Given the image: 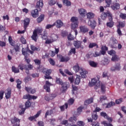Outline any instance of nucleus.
<instances>
[{
  "instance_id": "f257e3e1",
  "label": "nucleus",
  "mask_w": 126,
  "mask_h": 126,
  "mask_svg": "<svg viewBox=\"0 0 126 126\" xmlns=\"http://www.w3.org/2000/svg\"><path fill=\"white\" fill-rule=\"evenodd\" d=\"M43 0H39L36 2V5L35 6L36 9L32 10L31 12V15L33 18H36L39 16V11H41V8L43 7Z\"/></svg>"
},
{
  "instance_id": "f03ea898",
  "label": "nucleus",
  "mask_w": 126,
  "mask_h": 126,
  "mask_svg": "<svg viewBox=\"0 0 126 126\" xmlns=\"http://www.w3.org/2000/svg\"><path fill=\"white\" fill-rule=\"evenodd\" d=\"M73 69L74 70L76 73L79 72L82 78H86V77H87L86 74H88V71H86L82 68H80L78 63H77L76 65H74L73 66Z\"/></svg>"
},
{
  "instance_id": "7ed1b4c3",
  "label": "nucleus",
  "mask_w": 126,
  "mask_h": 126,
  "mask_svg": "<svg viewBox=\"0 0 126 126\" xmlns=\"http://www.w3.org/2000/svg\"><path fill=\"white\" fill-rule=\"evenodd\" d=\"M100 17L102 20H105L108 17L109 21H112L113 20V14L110 11L107 10L106 12H102Z\"/></svg>"
},
{
  "instance_id": "20e7f679",
  "label": "nucleus",
  "mask_w": 126,
  "mask_h": 126,
  "mask_svg": "<svg viewBox=\"0 0 126 126\" xmlns=\"http://www.w3.org/2000/svg\"><path fill=\"white\" fill-rule=\"evenodd\" d=\"M43 32V29L42 28H37L34 30L33 32L32 35L31 36V38L34 42H37V37H38V34H42Z\"/></svg>"
},
{
  "instance_id": "39448f33",
  "label": "nucleus",
  "mask_w": 126,
  "mask_h": 126,
  "mask_svg": "<svg viewBox=\"0 0 126 126\" xmlns=\"http://www.w3.org/2000/svg\"><path fill=\"white\" fill-rule=\"evenodd\" d=\"M10 122L12 126H20V119L14 117L10 119Z\"/></svg>"
},
{
  "instance_id": "423d86ee",
  "label": "nucleus",
  "mask_w": 126,
  "mask_h": 126,
  "mask_svg": "<svg viewBox=\"0 0 126 126\" xmlns=\"http://www.w3.org/2000/svg\"><path fill=\"white\" fill-rule=\"evenodd\" d=\"M57 57L60 59L61 63H67L70 60V57L67 56L64 57L61 54H58Z\"/></svg>"
},
{
  "instance_id": "0eeeda50",
  "label": "nucleus",
  "mask_w": 126,
  "mask_h": 126,
  "mask_svg": "<svg viewBox=\"0 0 126 126\" xmlns=\"http://www.w3.org/2000/svg\"><path fill=\"white\" fill-rule=\"evenodd\" d=\"M57 97V94H46L45 97L44 99L46 101H50V100H53V99H55Z\"/></svg>"
},
{
  "instance_id": "6e6552de",
  "label": "nucleus",
  "mask_w": 126,
  "mask_h": 126,
  "mask_svg": "<svg viewBox=\"0 0 126 126\" xmlns=\"http://www.w3.org/2000/svg\"><path fill=\"white\" fill-rule=\"evenodd\" d=\"M80 32L82 34H85L86 33H88L89 31V29L86 26H81L79 27Z\"/></svg>"
},
{
  "instance_id": "1a4fd4ad",
  "label": "nucleus",
  "mask_w": 126,
  "mask_h": 126,
  "mask_svg": "<svg viewBox=\"0 0 126 126\" xmlns=\"http://www.w3.org/2000/svg\"><path fill=\"white\" fill-rule=\"evenodd\" d=\"M121 63H117L115 64V66H112L111 67L110 70L111 71H116V70H117V71H120L121 70Z\"/></svg>"
},
{
  "instance_id": "9d476101",
  "label": "nucleus",
  "mask_w": 126,
  "mask_h": 126,
  "mask_svg": "<svg viewBox=\"0 0 126 126\" xmlns=\"http://www.w3.org/2000/svg\"><path fill=\"white\" fill-rule=\"evenodd\" d=\"M81 44H82V42L78 40L74 41L73 42V45L75 48L77 49L80 48H81L82 49H83V46H82V45H81Z\"/></svg>"
},
{
  "instance_id": "9b49d317",
  "label": "nucleus",
  "mask_w": 126,
  "mask_h": 126,
  "mask_svg": "<svg viewBox=\"0 0 126 126\" xmlns=\"http://www.w3.org/2000/svg\"><path fill=\"white\" fill-rule=\"evenodd\" d=\"M51 85H52V84L49 81H46L45 85L44 86L43 88L45 89L46 92H51V89H50Z\"/></svg>"
},
{
  "instance_id": "f8f14e48",
  "label": "nucleus",
  "mask_w": 126,
  "mask_h": 126,
  "mask_svg": "<svg viewBox=\"0 0 126 126\" xmlns=\"http://www.w3.org/2000/svg\"><path fill=\"white\" fill-rule=\"evenodd\" d=\"M23 99H28V100H32V99H33V100H36V99H37V96L35 95H31L29 94H27L23 96Z\"/></svg>"
},
{
  "instance_id": "ddd939ff",
  "label": "nucleus",
  "mask_w": 126,
  "mask_h": 126,
  "mask_svg": "<svg viewBox=\"0 0 126 126\" xmlns=\"http://www.w3.org/2000/svg\"><path fill=\"white\" fill-rule=\"evenodd\" d=\"M41 111L40 110L37 112V113L33 116H31L29 117V120L31 121V122H32V121H34V120L37 119V118H39L40 116V115H41Z\"/></svg>"
},
{
  "instance_id": "4468645a",
  "label": "nucleus",
  "mask_w": 126,
  "mask_h": 126,
  "mask_svg": "<svg viewBox=\"0 0 126 126\" xmlns=\"http://www.w3.org/2000/svg\"><path fill=\"white\" fill-rule=\"evenodd\" d=\"M24 22V29L25 30L27 29V27L29 26V24H30V19L27 18L25 19L23 21Z\"/></svg>"
},
{
  "instance_id": "2eb2a0df",
  "label": "nucleus",
  "mask_w": 126,
  "mask_h": 126,
  "mask_svg": "<svg viewBox=\"0 0 126 126\" xmlns=\"http://www.w3.org/2000/svg\"><path fill=\"white\" fill-rule=\"evenodd\" d=\"M79 23H72L71 24V29L72 30H74V32L75 33V35H77V30H76V28L78 27V25Z\"/></svg>"
},
{
  "instance_id": "dca6fc26",
  "label": "nucleus",
  "mask_w": 126,
  "mask_h": 126,
  "mask_svg": "<svg viewBox=\"0 0 126 126\" xmlns=\"http://www.w3.org/2000/svg\"><path fill=\"white\" fill-rule=\"evenodd\" d=\"M61 91L63 93L64 92H65L66 90H67V88H68V85L67 84V83L64 82L63 84L61 85Z\"/></svg>"
},
{
  "instance_id": "f3484780",
  "label": "nucleus",
  "mask_w": 126,
  "mask_h": 126,
  "mask_svg": "<svg viewBox=\"0 0 126 126\" xmlns=\"http://www.w3.org/2000/svg\"><path fill=\"white\" fill-rule=\"evenodd\" d=\"M88 24L92 29H95V27H96V21L95 20L91 21L89 20Z\"/></svg>"
},
{
  "instance_id": "a211bd4d",
  "label": "nucleus",
  "mask_w": 126,
  "mask_h": 126,
  "mask_svg": "<svg viewBox=\"0 0 126 126\" xmlns=\"http://www.w3.org/2000/svg\"><path fill=\"white\" fill-rule=\"evenodd\" d=\"M25 89L28 93H31V94H34V93H36V90L34 89H33L30 87H25Z\"/></svg>"
},
{
  "instance_id": "6ab92c4d",
  "label": "nucleus",
  "mask_w": 126,
  "mask_h": 126,
  "mask_svg": "<svg viewBox=\"0 0 126 126\" xmlns=\"http://www.w3.org/2000/svg\"><path fill=\"white\" fill-rule=\"evenodd\" d=\"M55 23L57 28H61L63 26V23L61 20H57Z\"/></svg>"
},
{
  "instance_id": "aec40b11",
  "label": "nucleus",
  "mask_w": 126,
  "mask_h": 126,
  "mask_svg": "<svg viewBox=\"0 0 126 126\" xmlns=\"http://www.w3.org/2000/svg\"><path fill=\"white\" fill-rule=\"evenodd\" d=\"M22 55L25 56V59H27V58H28V56H29V54H28V48H22Z\"/></svg>"
},
{
  "instance_id": "412c9836",
  "label": "nucleus",
  "mask_w": 126,
  "mask_h": 126,
  "mask_svg": "<svg viewBox=\"0 0 126 126\" xmlns=\"http://www.w3.org/2000/svg\"><path fill=\"white\" fill-rule=\"evenodd\" d=\"M79 13L82 17H84L86 15V13H87V12H86V10L81 8L78 9Z\"/></svg>"
},
{
  "instance_id": "4be33fe9",
  "label": "nucleus",
  "mask_w": 126,
  "mask_h": 126,
  "mask_svg": "<svg viewBox=\"0 0 126 126\" xmlns=\"http://www.w3.org/2000/svg\"><path fill=\"white\" fill-rule=\"evenodd\" d=\"M111 7L113 10H118V9H120V4L116 2L113 3Z\"/></svg>"
},
{
  "instance_id": "5701e85b",
  "label": "nucleus",
  "mask_w": 126,
  "mask_h": 126,
  "mask_svg": "<svg viewBox=\"0 0 126 126\" xmlns=\"http://www.w3.org/2000/svg\"><path fill=\"white\" fill-rule=\"evenodd\" d=\"M11 97V89L8 88L7 89V92L5 93V98L6 99H9Z\"/></svg>"
},
{
  "instance_id": "b1692460",
  "label": "nucleus",
  "mask_w": 126,
  "mask_h": 126,
  "mask_svg": "<svg viewBox=\"0 0 126 126\" xmlns=\"http://www.w3.org/2000/svg\"><path fill=\"white\" fill-rule=\"evenodd\" d=\"M45 19V15L44 14L40 15L36 19L37 23H41Z\"/></svg>"
},
{
  "instance_id": "393cba45",
  "label": "nucleus",
  "mask_w": 126,
  "mask_h": 126,
  "mask_svg": "<svg viewBox=\"0 0 126 126\" xmlns=\"http://www.w3.org/2000/svg\"><path fill=\"white\" fill-rule=\"evenodd\" d=\"M87 18L90 20V19H93L94 18V16H95V14L93 13L89 12L87 14Z\"/></svg>"
},
{
  "instance_id": "a878e982",
  "label": "nucleus",
  "mask_w": 126,
  "mask_h": 126,
  "mask_svg": "<svg viewBox=\"0 0 126 126\" xmlns=\"http://www.w3.org/2000/svg\"><path fill=\"white\" fill-rule=\"evenodd\" d=\"M8 41L11 45V46H12V47H14L15 46V42L12 39V37H11V36H9L8 37Z\"/></svg>"
},
{
  "instance_id": "bb28decb",
  "label": "nucleus",
  "mask_w": 126,
  "mask_h": 126,
  "mask_svg": "<svg viewBox=\"0 0 126 126\" xmlns=\"http://www.w3.org/2000/svg\"><path fill=\"white\" fill-rule=\"evenodd\" d=\"M93 101H94L93 97H91L85 101V105L87 106L89 105V104H91V103H93Z\"/></svg>"
},
{
  "instance_id": "cd10ccee",
  "label": "nucleus",
  "mask_w": 126,
  "mask_h": 126,
  "mask_svg": "<svg viewBox=\"0 0 126 126\" xmlns=\"http://www.w3.org/2000/svg\"><path fill=\"white\" fill-rule=\"evenodd\" d=\"M70 21L72 23H79L78 18H77V17H72Z\"/></svg>"
},
{
  "instance_id": "c85d7f7f",
  "label": "nucleus",
  "mask_w": 126,
  "mask_h": 126,
  "mask_svg": "<svg viewBox=\"0 0 126 126\" xmlns=\"http://www.w3.org/2000/svg\"><path fill=\"white\" fill-rule=\"evenodd\" d=\"M89 64L90 66H92V67H97V65L98 64V63L92 61L89 62Z\"/></svg>"
},
{
  "instance_id": "c756f323",
  "label": "nucleus",
  "mask_w": 126,
  "mask_h": 126,
  "mask_svg": "<svg viewBox=\"0 0 126 126\" xmlns=\"http://www.w3.org/2000/svg\"><path fill=\"white\" fill-rule=\"evenodd\" d=\"M64 108L65 109H67V108H68V104L67 103H65L64 105L60 106V108L62 112H63V111H64Z\"/></svg>"
},
{
  "instance_id": "7c9ffc66",
  "label": "nucleus",
  "mask_w": 126,
  "mask_h": 126,
  "mask_svg": "<svg viewBox=\"0 0 126 126\" xmlns=\"http://www.w3.org/2000/svg\"><path fill=\"white\" fill-rule=\"evenodd\" d=\"M94 47H96V49H98L99 48V46H98V44L96 43H90L89 45V48L90 49H92L94 48Z\"/></svg>"
},
{
  "instance_id": "2f4dec72",
  "label": "nucleus",
  "mask_w": 126,
  "mask_h": 126,
  "mask_svg": "<svg viewBox=\"0 0 126 126\" xmlns=\"http://www.w3.org/2000/svg\"><path fill=\"white\" fill-rule=\"evenodd\" d=\"M16 82L17 83L16 87L17 89H18L19 90H20V89H21V84L22 83V82L19 80V79H18L16 80Z\"/></svg>"
},
{
  "instance_id": "473e14b6",
  "label": "nucleus",
  "mask_w": 126,
  "mask_h": 126,
  "mask_svg": "<svg viewBox=\"0 0 126 126\" xmlns=\"http://www.w3.org/2000/svg\"><path fill=\"white\" fill-rule=\"evenodd\" d=\"M63 2L64 5H66V6H70L71 5V2L68 0H63Z\"/></svg>"
},
{
  "instance_id": "72a5a7b5",
  "label": "nucleus",
  "mask_w": 126,
  "mask_h": 126,
  "mask_svg": "<svg viewBox=\"0 0 126 126\" xmlns=\"http://www.w3.org/2000/svg\"><path fill=\"white\" fill-rule=\"evenodd\" d=\"M114 25L115 22L113 21V20L112 21H109V22H107L106 23V26H107V27H109V28H112V27H113Z\"/></svg>"
},
{
  "instance_id": "f704fd0d",
  "label": "nucleus",
  "mask_w": 126,
  "mask_h": 126,
  "mask_svg": "<svg viewBox=\"0 0 126 126\" xmlns=\"http://www.w3.org/2000/svg\"><path fill=\"white\" fill-rule=\"evenodd\" d=\"M12 72H14L15 73H19L20 71L19 70V68H16L15 66H12Z\"/></svg>"
},
{
  "instance_id": "c9c22d12",
  "label": "nucleus",
  "mask_w": 126,
  "mask_h": 126,
  "mask_svg": "<svg viewBox=\"0 0 126 126\" xmlns=\"http://www.w3.org/2000/svg\"><path fill=\"white\" fill-rule=\"evenodd\" d=\"M96 83H97V79L95 78H93L91 80V82H90V86L91 87H92V86H94V85H96Z\"/></svg>"
},
{
  "instance_id": "e433bc0d",
  "label": "nucleus",
  "mask_w": 126,
  "mask_h": 126,
  "mask_svg": "<svg viewBox=\"0 0 126 126\" xmlns=\"http://www.w3.org/2000/svg\"><path fill=\"white\" fill-rule=\"evenodd\" d=\"M111 61L112 62H119L120 61V58L117 55H114L112 57Z\"/></svg>"
},
{
  "instance_id": "4c0bfd02",
  "label": "nucleus",
  "mask_w": 126,
  "mask_h": 126,
  "mask_svg": "<svg viewBox=\"0 0 126 126\" xmlns=\"http://www.w3.org/2000/svg\"><path fill=\"white\" fill-rule=\"evenodd\" d=\"M118 28H124L126 26V22H119V25H118Z\"/></svg>"
},
{
  "instance_id": "58836bf2",
  "label": "nucleus",
  "mask_w": 126,
  "mask_h": 126,
  "mask_svg": "<svg viewBox=\"0 0 126 126\" xmlns=\"http://www.w3.org/2000/svg\"><path fill=\"white\" fill-rule=\"evenodd\" d=\"M56 83H57V84H59V85H62L63 83L62 79L59 78H56Z\"/></svg>"
},
{
  "instance_id": "ea45409f",
  "label": "nucleus",
  "mask_w": 126,
  "mask_h": 126,
  "mask_svg": "<svg viewBox=\"0 0 126 126\" xmlns=\"http://www.w3.org/2000/svg\"><path fill=\"white\" fill-rule=\"evenodd\" d=\"M81 77H80V76L77 75V77L76 78V79H75V84L76 85H78V84H79V83H80V78Z\"/></svg>"
},
{
  "instance_id": "a19ab883",
  "label": "nucleus",
  "mask_w": 126,
  "mask_h": 126,
  "mask_svg": "<svg viewBox=\"0 0 126 126\" xmlns=\"http://www.w3.org/2000/svg\"><path fill=\"white\" fill-rule=\"evenodd\" d=\"M18 67L20 70H23L24 69H26V65L21 63L19 64Z\"/></svg>"
},
{
  "instance_id": "79ce46f5",
  "label": "nucleus",
  "mask_w": 126,
  "mask_h": 126,
  "mask_svg": "<svg viewBox=\"0 0 126 126\" xmlns=\"http://www.w3.org/2000/svg\"><path fill=\"white\" fill-rule=\"evenodd\" d=\"M100 89L101 93H102V94H104V93L106 92V86H105V85L104 84H101L100 85Z\"/></svg>"
},
{
  "instance_id": "37998d69",
  "label": "nucleus",
  "mask_w": 126,
  "mask_h": 126,
  "mask_svg": "<svg viewBox=\"0 0 126 126\" xmlns=\"http://www.w3.org/2000/svg\"><path fill=\"white\" fill-rule=\"evenodd\" d=\"M30 100H28L25 103V107L26 109H29L30 107H31V102L30 101Z\"/></svg>"
},
{
  "instance_id": "c03bdc74",
  "label": "nucleus",
  "mask_w": 126,
  "mask_h": 126,
  "mask_svg": "<svg viewBox=\"0 0 126 126\" xmlns=\"http://www.w3.org/2000/svg\"><path fill=\"white\" fill-rule=\"evenodd\" d=\"M92 118L93 120H94V121H96L97 119H98V115H97V113L94 112L93 111V113L92 114Z\"/></svg>"
},
{
  "instance_id": "a18cd8bd",
  "label": "nucleus",
  "mask_w": 126,
  "mask_h": 126,
  "mask_svg": "<svg viewBox=\"0 0 126 126\" xmlns=\"http://www.w3.org/2000/svg\"><path fill=\"white\" fill-rule=\"evenodd\" d=\"M32 69H33V65L31 64L26 65V70H31Z\"/></svg>"
},
{
  "instance_id": "49530a36",
  "label": "nucleus",
  "mask_w": 126,
  "mask_h": 126,
  "mask_svg": "<svg viewBox=\"0 0 126 126\" xmlns=\"http://www.w3.org/2000/svg\"><path fill=\"white\" fill-rule=\"evenodd\" d=\"M31 49L32 51H33V52H35V51H40V49L39 48H37L36 46H34L33 45H31Z\"/></svg>"
},
{
  "instance_id": "de8ad7c7",
  "label": "nucleus",
  "mask_w": 126,
  "mask_h": 126,
  "mask_svg": "<svg viewBox=\"0 0 126 126\" xmlns=\"http://www.w3.org/2000/svg\"><path fill=\"white\" fill-rule=\"evenodd\" d=\"M84 107L80 106L77 109V115H79L81 114V112H82V110L84 109Z\"/></svg>"
},
{
  "instance_id": "09e8293b",
  "label": "nucleus",
  "mask_w": 126,
  "mask_h": 126,
  "mask_svg": "<svg viewBox=\"0 0 126 126\" xmlns=\"http://www.w3.org/2000/svg\"><path fill=\"white\" fill-rule=\"evenodd\" d=\"M115 103L114 101H111L107 104L106 108H111V107H113V106H115Z\"/></svg>"
},
{
  "instance_id": "8fccbe9b",
  "label": "nucleus",
  "mask_w": 126,
  "mask_h": 126,
  "mask_svg": "<svg viewBox=\"0 0 126 126\" xmlns=\"http://www.w3.org/2000/svg\"><path fill=\"white\" fill-rule=\"evenodd\" d=\"M48 3L49 5H51V6L53 5H55L57 3V1L55 0H49L48 1Z\"/></svg>"
},
{
  "instance_id": "3c124183",
  "label": "nucleus",
  "mask_w": 126,
  "mask_h": 126,
  "mask_svg": "<svg viewBox=\"0 0 126 126\" xmlns=\"http://www.w3.org/2000/svg\"><path fill=\"white\" fill-rule=\"evenodd\" d=\"M54 26H56V23H53V24L51 25V24H48L46 27L45 28L46 29H50L51 28H53Z\"/></svg>"
},
{
  "instance_id": "603ef678",
  "label": "nucleus",
  "mask_w": 126,
  "mask_h": 126,
  "mask_svg": "<svg viewBox=\"0 0 126 126\" xmlns=\"http://www.w3.org/2000/svg\"><path fill=\"white\" fill-rule=\"evenodd\" d=\"M120 18L123 20H125V19H126V14L124 13H120Z\"/></svg>"
},
{
  "instance_id": "864d4df0",
  "label": "nucleus",
  "mask_w": 126,
  "mask_h": 126,
  "mask_svg": "<svg viewBox=\"0 0 126 126\" xmlns=\"http://www.w3.org/2000/svg\"><path fill=\"white\" fill-rule=\"evenodd\" d=\"M54 41H55V39L54 38H52L51 39L48 38L45 41V44H52V43H53Z\"/></svg>"
},
{
  "instance_id": "5fc2aeb1",
  "label": "nucleus",
  "mask_w": 126,
  "mask_h": 126,
  "mask_svg": "<svg viewBox=\"0 0 126 126\" xmlns=\"http://www.w3.org/2000/svg\"><path fill=\"white\" fill-rule=\"evenodd\" d=\"M67 39L69 41H72L74 40V36L71 34V33H69L67 36Z\"/></svg>"
},
{
  "instance_id": "6e6d98bb",
  "label": "nucleus",
  "mask_w": 126,
  "mask_h": 126,
  "mask_svg": "<svg viewBox=\"0 0 126 126\" xmlns=\"http://www.w3.org/2000/svg\"><path fill=\"white\" fill-rule=\"evenodd\" d=\"M78 90V88L76 86H73L72 87V94H75V92H77V91Z\"/></svg>"
},
{
  "instance_id": "4d7b16f0",
  "label": "nucleus",
  "mask_w": 126,
  "mask_h": 126,
  "mask_svg": "<svg viewBox=\"0 0 126 126\" xmlns=\"http://www.w3.org/2000/svg\"><path fill=\"white\" fill-rule=\"evenodd\" d=\"M69 122H76L77 118L75 116L71 117L69 119Z\"/></svg>"
},
{
  "instance_id": "13d9d810",
  "label": "nucleus",
  "mask_w": 126,
  "mask_h": 126,
  "mask_svg": "<svg viewBox=\"0 0 126 126\" xmlns=\"http://www.w3.org/2000/svg\"><path fill=\"white\" fill-rule=\"evenodd\" d=\"M33 62L37 65H40L41 64V60L39 59L34 60Z\"/></svg>"
},
{
  "instance_id": "bf43d9fd",
  "label": "nucleus",
  "mask_w": 126,
  "mask_h": 126,
  "mask_svg": "<svg viewBox=\"0 0 126 126\" xmlns=\"http://www.w3.org/2000/svg\"><path fill=\"white\" fill-rule=\"evenodd\" d=\"M69 54H73L74 55H75V54H76V50L75 49V48L71 49L69 51Z\"/></svg>"
},
{
  "instance_id": "052dcab7",
  "label": "nucleus",
  "mask_w": 126,
  "mask_h": 126,
  "mask_svg": "<svg viewBox=\"0 0 126 126\" xmlns=\"http://www.w3.org/2000/svg\"><path fill=\"white\" fill-rule=\"evenodd\" d=\"M87 59H88V60H89V59H93L94 55L93 53H91V54H88L86 55V56Z\"/></svg>"
},
{
  "instance_id": "680f3d73",
  "label": "nucleus",
  "mask_w": 126,
  "mask_h": 126,
  "mask_svg": "<svg viewBox=\"0 0 126 126\" xmlns=\"http://www.w3.org/2000/svg\"><path fill=\"white\" fill-rule=\"evenodd\" d=\"M73 103H74V99H72V98H70L68 100V104L69 105H71L73 104Z\"/></svg>"
},
{
  "instance_id": "e2e57ef3",
  "label": "nucleus",
  "mask_w": 126,
  "mask_h": 126,
  "mask_svg": "<svg viewBox=\"0 0 126 126\" xmlns=\"http://www.w3.org/2000/svg\"><path fill=\"white\" fill-rule=\"evenodd\" d=\"M108 54L110 56H112V55H116V51L115 50H111L108 51Z\"/></svg>"
},
{
  "instance_id": "0e129e2a",
  "label": "nucleus",
  "mask_w": 126,
  "mask_h": 126,
  "mask_svg": "<svg viewBox=\"0 0 126 126\" xmlns=\"http://www.w3.org/2000/svg\"><path fill=\"white\" fill-rule=\"evenodd\" d=\"M51 73H52V70H51V69H47L45 71V75L46 76H49L50 75V74H51Z\"/></svg>"
},
{
  "instance_id": "69168bd1",
  "label": "nucleus",
  "mask_w": 126,
  "mask_h": 126,
  "mask_svg": "<svg viewBox=\"0 0 126 126\" xmlns=\"http://www.w3.org/2000/svg\"><path fill=\"white\" fill-rule=\"evenodd\" d=\"M49 63L51 65H55L56 64V62L52 58L49 59Z\"/></svg>"
},
{
  "instance_id": "338daca9",
  "label": "nucleus",
  "mask_w": 126,
  "mask_h": 126,
  "mask_svg": "<svg viewBox=\"0 0 126 126\" xmlns=\"http://www.w3.org/2000/svg\"><path fill=\"white\" fill-rule=\"evenodd\" d=\"M111 40L113 44H118V40L114 37H111Z\"/></svg>"
},
{
  "instance_id": "774afa93",
  "label": "nucleus",
  "mask_w": 126,
  "mask_h": 126,
  "mask_svg": "<svg viewBox=\"0 0 126 126\" xmlns=\"http://www.w3.org/2000/svg\"><path fill=\"white\" fill-rule=\"evenodd\" d=\"M77 125L79 126H84L85 124L83 121H79L77 123Z\"/></svg>"
}]
</instances>
